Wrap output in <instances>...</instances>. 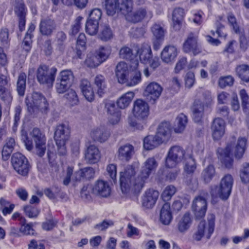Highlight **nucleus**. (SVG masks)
I'll return each instance as SVG.
<instances>
[{
    "label": "nucleus",
    "mask_w": 249,
    "mask_h": 249,
    "mask_svg": "<svg viewBox=\"0 0 249 249\" xmlns=\"http://www.w3.org/2000/svg\"><path fill=\"white\" fill-rule=\"evenodd\" d=\"M158 165L154 157L148 158L143 163L137 177H135L136 170L133 165L126 166L120 173V184L122 193L124 194L130 192L139 193L150 175L156 171Z\"/></svg>",
    "instance_id": "nucleus-1"
},
{
    "label": "nucleus",
    "mask_w": 249,
    "mask_h": 249,
    "mask_svg": "<svg viewBox=\"0 0 249 249\" xmlns=\"http://www.w3.org/2000/svg\"><path fill=\"white\" fill-rule=\"evenodd\" d=\"M138 54L141 62L144 64H148L152 70H154L159 66V58L157 57H152L151 47L148 44H143L141 47L136 46L134 50L124 46L120 51L121 58L130 61V68L134 67L135 69L139 66Z\"/></svg>",
    "instance_id": "nucleus-2"
},
{
    "label": "nucleus",
    "mask_w": 249,
    "mask_h": 249,
    "mask_svg": "<svg viewBox=\"0 0 249 249\" xmlns=\"http://www.w3.org/2000/svg\"><path fill=\"white\" fill-rule=\"evenodd\" d=\"M232 140L229 142L225 149L218 148L217 150L218 158L226 168H231L233 164L232 155L235 159H240L242 158L247 148V140L245 137H240L235 144V138L233 137Z\"/></svg>",
    "instance_id": "nucleus-3"
},
{
    "label": "nucleus",
    "mask_w": 249,
    "mask_h": 249,
    "mask_svg": "<svg viewBox=\"0 0 249 249\" xmlns=\"http://www.w3.org/2000/svg\"><path fill=\"white\" fill-rule=\"evenodd\" d=\"M21 140L23 141L26 148L31 151L34 147V142L37 154L42 157L46 151V139L44 135L38 128H34L28 135L27 132L22 129L21 131Z\"/></svg>",
    "instance_id": "nucleus-4"
},
{
    "label": "nucleus",
    "mask_w": 249,
    "mask_h": 249,
    "mask_svg": "<svg viewBox=\"0 0 249 249\" xmlns=\"http://www.w3.org/2000/svg\"><path fill=\"white\" fill-rule=\"evenodd\" d=\"M203 96L201 99L195 100L192 108L193 119L196 123H200L203 120L205 114L211 111V107L213 103V98L211 92L204 91L200 89Z\"/></svg>",
    "instance_id": "nucleus-5"
},
{
    "label": "nucleus",
    "mask_w": 249,
    "mask_h": 249,
    "mask_svg": "<svg viewBox=\"0 0 249 249\" xmlns=\"http://www.w3.org/2000/svg\"><path fill=\"white\" fill-rule=\"evenodd\" d=\"M89 191L94 195L103 197H106L109 196L111 192L110 187L106 181L98 180L93 185L84 186L81 192L82 197L90 199L91 196Z\"/></svg>",
    "instance_id": "nucleus-6"
},
{
    "label": "nucleus",
    "mask_w": 249,
    "mask_h": 249,
    "mask_svg": "<svg viewBox=\"0 0 249 249\" xmlns=\"http://www.w3.org/2000/svg\"><path fill=\"white\" fill-rule=\"evenodd\" d=\"M233 184V178L230 174L225 175L221 179L218 187L214 186L211 188V194L213 197L219 196L223 200L227 199L231 195Z\"/></svg>",
    "instance_id": "nucleus-7"
},
{
    "label": "nucleus",
    "mask_w": 249,
    "mask_h": 249,
    "mask_svg": "<svg viewBox=\"0 0 249 249\" xmlns=\"http://www.w3.org/2000/svg\"><path fill=\"white\" fill-rule=\"evenodd\" d=\"M70 134V130L68 125L62 124L56 126L54 138L58 153L60 155H65L67 153L66 143L69 139Z\"/></svg>",
    "instance_id": "nucleus-8"
},
{
    "label": "nucleus",
    "mask_w": 249,
    "mask_h": 249,
    "mask_svg": "<svg viewBox=\"0 0 249 249\" xmlns=\"http://www.w3.org/2000/svg\"><path fill=\"white\" fill-rule=\"evenodd\" d=\"M189 154L187 153L180 146L171 147L165 159V166L167 168H175L177 164L187 159Z\"/></svg>",
    "instance_id": "nucleus-9"
},
{
    "label": "nucleus",
    "mask_w": 249,
    "mask_h": 249,
    "mask_svg": "<svg viewBox=\"0 0 249 249\" xmlns=\"http://www.w3.org/2000/svg\"><path fill=\"white\" fill-rule=\"evenodd\" d=\"M215 226V215L211 214L208 216V224L204 221H201L198 226L197 231L193 235L194 239L200 241L205 235L207 239H209L213 232Z\"/></svg>",
    "instance_id": "nucleus-10"
},
{
    "label": "nucleus",
    "mask_w": 249,
    "mask_h": 249,
    "mask_svg": "<svg viewBox=\"0 0 249 249\" xmlns=\"http://www.w3.org/2000/svg\"><path fill=\"white\" fill-rule=\"evenodd\" d=\"M25 103L30 113L36 112L38 110L45 113L48 109V104L46 98L38 92L33 93L31 102L27 96L25 99Z\"/></svg>",
    "instance_id": "nucleus-11"
},
{
    "label": "nucleus",
    "mask_w": 249,
    "mask_h": 249,
    "mask_svg": "<svg viewBox=\"0 0 249 249\" xmlns=\"http://www.w3.org/2000/svg\"><path fill=\"white\" fill-rule=\"evenodd\" d=\"M57 69L55 67L49 68L45 65H40L37 71L36 76L38 82L52 87L54 81Z\"/></svg>",
    "instance_id": "nucleus-12"
},
{
    "label": "nucleus",
    "mask_w": 249,
    "mask_h": 249,
    "mask_svg": "<svg viewBox=\"0 0 249 249\" xmlns=\"http://www.w3.org/2000/svg\"><path fill=\"white\" fill-rule=\"evenodd\" d=\"M126 19L130 22L136 23L142 20L149 21L153 17L152 11L148 7H140L135 11L126 12Z\"/></svg>",
    "instance_id": "nucleus-13"
},
{
    "label": "nucleus",
    "mask_w": 249,
    "mask_h": 249,
    "mask_svg": "<svg viewBox=\"0 0 249 249\" xmlns=\"http://www.w3.org/2000/svg\"><path fill=\"white\" fill-rule=\"evenodd\" d=\"M11 163L14 169L18 174L23 176L28 174L30 165L27 159L22 154L14 153L12 156Z\"/></svg>",
    "instance_id": "nucleus-14"
},
{
    "label": "nucleus",
    "mask_w": 249,
    "mask_h": 249,
    "mask_svg": "<svg viewBox=\"0 0 249 249\" xmlns=\"http://www.w3.org/2000/svg\"><path fill=\"white\" fill-rule=\"evenodd\" d=\"M183 51L190 55L196 56L201 52V47L198 43V34L191 33L183 45Z\"/></svg>",
    "instance_id": "nucleus-15"
},
{
    "label": "nucleus",
    "mask_w": 249,
    "mask_h": 249,
    "mask_svg": "<svg viewBox=\"0 0 249 249\" xmlns=\"http://www.w3.org/2000/svg\"><path fill=\"white\" fill-rule=\"evenodd\" d=\"M74 76L71 70L62 71L56 84V89L59 93H63L68 89L72 85Z\"/></svg>",
    "instance_id": "nucleus-16"
},
{
    "label": "nucleus",
    "mask_w": 249,
    "mask_h": 249,
    "mask_svg": "<svg viewBox=\"0 0 249 249\" xmlns=\"http://www.w3.org/2000/svg\"><path fill=\"white\" fill-rule=\"evenodd\" d=\"M149 113L148 104L142 99L135 101L133 105V113L134 117L139 120L146 119Z\"/></svg>",
    "instance_id": "nucleus-17"
},
{
    "label": "nucleus",
    "mask_w": 249,
    "mask_h": 249,
    "mask_svg": "<svg viewBox=\"0 0 249 249\" xmlns=\"http://www.w3.org/2000/svg\"><path fill=\"white\" fill-rule=\"evenodd\" d=\"M227 19L229 25L232 28L234 32L240 35V47L243 51H245L248 47V42L244 35L242 34L235 16L232 13H229Z\"/></svg>",
    "instance_id": "nucleus-18"
},
{
    "label": "nucleus",
    "mask_w": 249,
    "mask_h": 249,
    "mask_svg": "<svg viewBox=\"0 0 249 249\" xmlns=\"http://www.w3.org/2000/svg\"><path fill=\"white\" fill-rule=\"evenodd\" d=\"M192 210L197 219L203 218L207 210V202L206 199L201 196L196 197L192 204Z\"/></svg>",
    "instance_id": "nucleus-19"
},
{
    "label": "nucleus",
    "mask_w": 249,
    "mask_h": 249,
    "mask_svg": "<svg viewBox=\"0 0 249 249\" xmlns=\"http://www.w3.org/2000/svg\"><path fill=\"white\" fill-rule=\"evenodd\" d=\"M225 122L221 118H216L213 122L211 130L212 137L214 141L219 140L224 136L225 132Z\"/></svg>",
    "instance_id": "nucleus-20"
},
{
    "label": "nucleus",
    "mask_w": 249,
    "mask_h": 249,
    "mask_svg": "<svg viewBox=\"0 0 249 249\" xmlns=\"http://www.w3.org/2000/svg\"><path fill=\"white\" fill-rule=\"evenodd\" d=\"M171 125L169 122H162L157 128L156 135L163 143L167 142L171 138Z\"/></svg>",
    "instance_id": "nucleus-21"
},
{
    "label": "nucleus",
    "mask_w": 249,
    "mask_h": 249,
    "mask_svg": "<svg viewBox=\"0 0 249 249\" xmlns=\"http://www.w3.org/2000/svg\"><path fill=\"white\" fill-rule=\"evenodd\" d=\"M134 152V146L131 144L125 143L119 146L117 156L120 160L127 162L132 159Z\"/></svg>",
    "instance_id": "nucleus-22"
},
{
    "label": "nucleus",
    "mask_w": 249,
    "mask_h": 249,
    "mask_svg": "<svg viewBox=\"0 0 249 249\" xmlns=\"http://www.w3.org/2000/svg\"><path fill=\"white\" fill-rule=\"evenodd\" d=\"M162 91V88L156 82H151L148 84L144 90V94L147 98L153 101L158 99Z\"/></svg>",
    "instance_id": "nucleus-23"
},
{
    "label": "nucleus",
    "mask_w": 249,
    "mask_h": 249,
    "mask_svg": "<svg viewBox=\"0 0 249 249\" xmlns=\"http://www.w3.org/2000/svg\"><path fill=\"white\" fill-rule=\"evenodd\" d=\"M159 196L158 191L154 189L147 190L142 198V205L146 208H151L155 204Z\"/></svg>",
    "instance_id": "nucleus-24"
},
{
    "label": "nucleus",
    "mask_w": 249,
    "mask_h": 249,
    "mask_svg": "<svg viewBox=\"0 0 249 249\" xmlns=\"http://www.w3.org/2000/svg\"><path fill=\"white\" fill-rule=\"evenodd\" d=\"M85 160L89 163H97L101 159V153L98 148L93 144L89 145L85 153Z\"/></svg>",
    "instance_id": "nucleus-25"
},
{
    "label": "nucleus",
    "mask_w": 249,
    "mask_h": 249,
    "mask_svg": "<svg viewBox=\"0 0 249 249\" xmlns=\"http://www.w3.org/2000/svg\"><path fill=\"white\" fill-rule=\"evenodd\" d=\"M115 74L119 83H125L129 75V69L127 64L123 61L118 63L116 67Z\"/></svg>",
    "instance_id": "nucleus-26"
},
{
    "label": "nucleus",
    "mask_w": 249,
    "mask_h": 249,
    "mask_svg": "<svg viewBox=\"0 0 249 249\" xmlns=\"http://www.w3.org/2000/svg\"><path fill=\"white\" fill-rule=\"evenodd\" d=\"M105 108L110 116L109 117L110 123L114 124L119 122L121 118V111L117 109L115 103L113 101H109L105 104Z\"/></svg>",
    "instance_id": "nucleus-27"
},
{
    "label": "nucleus",
    "mask_w": 249,
    "mask_h": 249,
    "mask_svg": "<svg viewBox=\"0 0 249 249\" xmlns=\"http://www.w3.org/2000/svg\"><path fill=\"white\" fill-rule=\"evenodd\" d=\"M178 53L177 48L173 45H168L164 47L161 53L162 61L166 63L173 62Z\"/></svg>",
    "instance_id": "nucleus-28"
},
{
    "label": "nucleus",
    "mask_w": 249,
    "mask_h": 249,
    "mask_svg": "<svg viewBox=\"0 0 249 249\" xmlns=\"http://www.w3.org/2000/svg\"><path fill=\"white\" fill-rule=\"evenodd\" d=\"M35 25L33 23H31L24 37L22 44L23 48L22 55L24 57L26 56L31 50L33 36L32 33L35 30Z\"/></svg>",
    "instance_id": "nucleus-29"
},
{
    "label": "nucleus",
    "mask_w": 249,
    "mask_h": 249,
    "mask_svg": "<svg viewBox=\"0 0 249 249\" xmlns=\"http://www.w3.org/2000/svg\"><path fill=\"white\" fill-rule=\"evenodd\" d=\"M109 135V132L104 126L94 128L90 133V136L93 140L100 142L106 141Z\"/></svg>",
    "instance_id": "nucleus-30"
},
{
    "label": "nucleus",
    "mask_w": 249,
    "mask_h": 249,
    "mask_svg": "<svg viewBox=\"0 0 249 249\" xmlns=\"http://www.w3.org/2000/svg\"><path fill=\"white\" fill-rule=\"evenodd\" d=\"M192 223V217L189 213H186L179 218L178 222V228L179 232L184 233L191 227Z\"/></svg>",
    "instance_id": "nucleus-31"
},
{
    "label": "nucleus",
    "mask_w": 249,
    "mask_h": 249,
    "mask_svg": "<svg viewBox=\"0 0 249 249\" xmlns=\"http://www.w3.org/2000/svg\"><path fill=\"white\" fill-rule=\"evenodd\" d=\"M184 14V9L181 8L177 7L173 10L172 21L173 28L175 30H179L181 28Z\"/></svg>",
    "instance_id": "nucleus-32"
},
{
    "label": "nucleus",
    "mask_w": 249,
    "mask_h": 249,
    "mask_svg": "<svg viewBox=\"0 0 249 249\" xmlns=\"http://www.w3.org/2000/svg\"><path fill=\"white\" fill-rule=\"evenodd\" d=\"M162 143L156 135H148L145 137L143 141V148L147 150H152Z\"/></svg>",
    "instance_id": "nucleus-33"
},
{
    "label": "nucleus",
    "mask_w": 249,
    "mask_h": 249,
    "mask_svg": "<svg viewBox=\"0 0 249 249\" xmlns=\"http://www.w3.org/2000/svg\"><path fill=\"white\" fill-rule=\"evenodd\" d=\"M11 3L15 14L18 17H26L28 10L23 0H12Z\"/></svg>",
    "instance_id": "nucleus-34"
},
{
    "label": "nucleus",
    "mask_w": 249,
    "mask_h": 249,
    "mask_svg": "<svg viewBox=\"0 0 249 249\" xmlns=\"http://www.w3.org/2000/svg\"><path fill=\"white\" fill-rule=\"evenodd\" d=\"M178 172L179 171L178 170H175L174 171L166 172L164 168H160L157 173V177L161 181L168 180L171 182L176 179Z\"/></svg>",
    "instance_id": "nucleus-35"
},
{
    "label": "nucleus",
    "mask_w": 249,
    "mask_h": 249,
    "mask_svg": "<svg viewBox=\"0 0 249 249\" xmlns=\"http://www.w3.org/2000/svg\"><path fill=\"white\" fill-rule=\"evenodd\" d=\"M80 88L85 98L89 102L92 101L94 98V94L90 82L87 80H82Z\"/></svg>",
    "instance_id": "nucleus-36"
},
{
    "label": "nucleus",
    "mask_w": 249,
    "mask_h": 249,
    "mask_svg": "<svg viewBox=\"0 0 249 249\" xmlns=\"http://www.w3.org/2000/svg\"><path fill=\"white\" fill-rule=\"evenodd\" d=\"M54 23L53 20L47 18L41 20L39 29L41 33L43 35H50L54 29Z\"/></svg>",
    "instance_id": "nucleus-37"
},
{
    "label": "nucleus",
    "mask_w": 249,
    "mask_h": 249,
    "mask_svg": "<svg viewBox=\"0 0 249 249\" xmlns=\"http://www.w3.org/2000/svg\"><path fill=\"white\" fill-rule=\"evenodd\" d=\"M134 93L132 91H128L123 94L117 101V106L121 109L127 107L134 97Z\"/></svg>",
    "instance_id": "nucleus-38"
},
{
    "label": "nucleus",
    "mask_w": 249,
    "mask_h": 249,
    "mask_svg": "<svg viewBox=\"0 0 249 249\" xmlns=\"http://www.w3.org/2000/svg\"><path fill=\"white\" fill-rule=\"evenodd\" d=\"M95 89L97 93L100 97H102L107 91V83L105 78L103 75H98L94 79Z\"/></svg>",
    "instance_id": "nucleus-39"
},
{
    "label": "nucleus",
    "mask_w": 249,
    "mask_h": 249,
    "mask_svg": "<svg viewBox=\"0 0 249 249\" xmlns=\"http://www.w3.org/2000/svg\"><path fill=\"white\" fill-rule=\"evenodd\" d=\"M160 221L164 225H168L171 222L172 215L170 211V205L165 203L162 206L160 213Z\"/></svg>",
    "instance_id": "nucleus-40"
},
{
    "label": "nucleus",
    "mask_w": 249,
    "mask_h": 249,
    "mask_svg": "<svg viewBox=\"0 0 249 249\" xmlns=\"http://www.w3.org/2000/svg\"><path fill=\"white\" fill-rule=\"evenodd\" d=\"M138 66L136 68L133 67L131 68L132 71L130 72V76L127 77V81L125 83L127 86L132 87L139 84L142 81L141 73L138 69Z\"/></svg>",
    "instance_id": "nucleus-41"
},
{
    "label": "nucleus",
    "mask_w": 249,
    "mask_h": 249,
    "mask_svg": "<svg viewBox=\"0 0 249 249\" xmlns=\"http://www.w3.org/2000/svg\"><path fill=\"white\" fill-rule=\"evenodd\" d=\"M15 145L16 142L14 138H8L7 139L2 150V157L4 160H6L8 159Z\"/></svg>",
    "instance_id": "nucleus-42"
},
{
    "label": "nucleus",
    "mask_w": 249,
    "mask_h": 249,
    "mask_svg": "<svg viewBox=\"0 0 249 249\" xmlns=\"http://www.w3.org/2000/svg\"><path fill=\"white\" fill-rule=\"evenodd\" d=\"M187 123V116L182 113L179 114L176 118L174 128L175 132L177 133L182 132L184 130Z\"/></svg>",
    "instance_id": "nucleus-43"
},
{
    "label": "nucleus",
    "mask_w": 249,
    "mask_h": 249,
    "mask_svg": "<svg viewBox=\"0 0 249 249\" xmlns=\"http://www.w3.org/2000/svg\"><path fill=\"white\" fill-rule=\"evenodd\" d=\"M215 174V170L213 165H209L206 168H204L201 175V178L205 183H209Z\"/></svg>",
    "instance_id": "nucleus-44"
},
{
    "label": "nucleus",
    "mask_w": 249,
    "mask_h": 249,
    "mask_svg": "<svg viewBox=\"0 0 249 249\" xmlns=\"http://www.w3.org/2000/svg\"><path fill=\"white\" fill-rule=\"evenodd\" d=\"M111 53V47L110 46L107 45L100 47L96 51L95 54L100 61L103 63L108 58Z\"/></svg>",
    "instance_id": "nucleus-45"
},
{
    "label": "nucleus",
    "mask_w": 249,
    "mask_h": 249,
    "mask_svg": "<svg viewBox=\"0 0 249 249\" xmlns=\"http://www.w3.org/2000/svg\"><path fill=\"white\" fill-rule=\"evenodd\" d=\"M114 34L108 25H105L101 27L100 32L98 34L99 38L103 41H108L113 38Z\"/></svg>",
    "instance_id": "nucleus-46"
},
{
    "label": "nucleus",
    "mask_w": 249,
    "mask_h": 249,
    "mask_svg": "<svg viewBox=\"0 0 249 249\" xmlns=\"http://www.w3.org/2000/svg\"><path fill=\"white\" fill-rule=\"evenodd\" d=\"M65 92V98L67 100V104L71 107L77 105L79 99L75 90L72 89H68Z\"/></svg>",
    "instance_id": "nucleus-47"
},
{
    "label": "nucleus",
    "mask_w": 249,
    "mask_h": 249,
    "mask_svg": "<svg viewBox=\"0 0 249 249\" xmlns=\"http://www.w3.org/2000/svg\"><path fill=\"white\" fill-rule=\"evenodd\" d=\"M151 32L158 40H163L166 30L164 29L163 26L161 24L155 23L151 28Z\"/></svg>",
    "instance_id": "nucleus-48"
},
{
    "label": "nucleus",
    "mask_w": 249,
    "mask_h": 249,
    "mask_svg": "<svg viewBox=\"0 0 249 249\" xmlns=\"http://www.w3.org/2000/svg\"><path fill=\"white\" fill-rule=\"evenodd\" d=\"M104 5L108 15L112 16L120 11L117 0H105Z\"/></svg>",
    "instance_id": "nucleus-49"
},
{
    "label": "nucleus",
    "mask_w": 249,
    "mask_h": 249,
    "mask_svg": "<svg viewBox=\"0 0 249 249\" xmlns=\"http://www.w3.org/2000/svg\"><path fill=\"white\" fill-rule=\"evenodd\" d=\"M237 75L246 82H249V66L247 65H241L236 68Z\"/></svg>",
    "instance_id": "nucleus-50"
},
{
    "label": "nucleus",
    "mask_w": 249,
    "mask_h": 249,
    "mask_svg": "<svg viewBox=\"0 0 249 249\" xmlns=\"http://www.w3.org/2000/svg\"><path fill=\"white\" fill-rule=\"evenodd\" d=\"M184 171L187 174H192L196 169V164L195 159L191 154H189L187 159L184 160Z\"/></svg>",
    "instance_id": "nucleus-51"
},
{
    "label": "nucleus",
    "mask_w": 249,
    "mask_h": 249,
    "mask_svg": "<svg viewBox=\"0 0 249 249\" xmlns=\"http://www.w3.org/2000/svg\"><path fill=\"white\" fill-rule=\"evenodd\" d=\"M26 75L25 73L19 74L17 82V89L20 96H23L26 88Z\"/></svg>",
    "instance_id": "nucleus-52"
},
{
    "label": "nucleus",
    "mask_w": 249,
    "mask_h": 249,
    "mask_svg": "<svg viewBox=\"0 0 249 249\" xmlns=\"http://www.w3.org/2000/svg\"><path fill=\"white\" fill-rule=\"evenodd\" d=\"M120 11L123 14L130 12L133 8L132 0H117Z\"/></svg>",
    "instance_id": "nucleus-53"
},
{
    "label": "nucleus",
    "mask_w": 249,
    "mask_h": 249,
    "mask_svg": "<svg viewBox=\"0 0 249 249\" xmlns=\"http://www.w3.org/2000/svg\"><path fill=\"white\" fill-rule=\"evenodd\" d=\"M19 226L21 235H34L35 234V230L33 228V223H27L25 219L23 223L20 224Z\"/></svg>",
    "instance_id": "nucleus-54"
},
{
    "label": "nucleus",
    "mask_w": 249,
    "mask_h": 249,
    "mask_svg": "<svg viewBox=\"0 0 249 249\" xmlns=\"http://www.w3.org/2000/svg\"><path fill=\"white\" fill-rule=\"evenodd\" d=\"M239 95L242 101V107L246 114L249 113V96L244 89L240 90Z\"/></svg>",
    "instance_id": "nucleus-55"
},
{
    "label": "nucleus",
    "mask_w": 249,
    "mask_h": 249,
    "mask_svg": "<svg viewBox=\"0 0 249 249\" xmlns=\"http://www.w3.org/2000/svg\"><path fill=\"white\" fill-rule=\"evenodd\" d=\"M176 188L172 185H169L167 186L163 191L161 194V198L164 201H167L169 200L173 196L176 192Z\"/></svg>",
    "instance_id": "nucleus-56"
},
{
    "label": "nucleus",
    "mask_w": 249,
    "mask_h": 249,
    "mask_svg": "<svg viewBox=\"0 0 249 249\" xmlns=\"http://www.w3.org/2000/svg\"><path fill=\"white\" fill-rule=\"evenodd\" d=\"M99 28V22L88 20L86 24V31L87 34L93 36L96 35Z\"/></svg>",
    "instance_id": "nucleus-57"
},
{
    "label": "nucleus",
    "mask_w": 249,
    "mask_h": 249,
    "mask_svg": "<svg viewBox=\"0 0 249 249\" xmlns=\"http://www.w3.org/2000/svg\"><path fill=\"white\" fill-rule=\"evenodd\" d=\"M66 39V36L63 32H59L56 35L55 40V44L57 49L60 51H63L65 47V41Z\"/></svg>",
    "instance_id": "nucleus-58"
},
{
    "label": "nucleus",
    "mask_w": 249,
    "mask_h": 249,
    "mask_svg": "<svg viewBox=\"0 0 249 249\" xmlns=\"http://www.w3.org/2000/svg\"><path fill=\"white\" fill-rule=\"evenodd\" d=\"M234 81L233 77L231 75L221 77L218 80V84L221 88L232 86Z\"/></svg>",
    "instance_id": "nucleus-59"
},
{
    "label": "nucleus",
    "mask_w": 249,
    "mask_h": 249,
    "mask_svg": "<svg viewBox=\"0 0 249 249\" xmlns=\"http://www.w3.org/2000/svg\"><path fill=\"white\" fill-rule=\"evenodd\" d=\"M21 110L22 108L20 106H16L15 108L14 124L12 127V130L14 132L17 130L19 124Z\"/></svg>",
    "instance_id": "nucleus-60"
},
{
    "label": "nucleus",
    "mask_w": 249,
    "mask_h": 249,
    "mask_svg": "<svg viewBox=\"0 0 249 249\" xmlns=\"http://www.w3.org/2000/svg\"><path fill=\"white\" fill-rule=\"evenodd\" d=\"M25 214L29 218H35L39 213V210L36 207L31 205H26L23 208Z\"/></svg>",
    "instance_id": "nucleus-61"
},
{
    "label": "nucleus",
    "mask_w": 249,
    "mask_h": 249,
    "mask_svg": "<svg viewBox=\"0 0 249 249\" xmlns=\"http://www.w3.org/2000/svg\"><path fill=\"white\" fill-rule=\"evenodd\" d=\"M240 177L243 182H249V163H245L240 170Z\"/></svg>",
    "instance_id": "nucleus-62"
},
{
    "label": "nucleus",
    "mask_w": 249,
    "mask_h": 249,
    "mask_svg": "<svg viewBox=\"0 0 249 249\" xmlns=\"http://www.w3.org/2000/svg\"><path fill=\"white\" fill-rule=\"evenodd\" d=\"M85 63L88 67L91 68L97 67L102 63L96 54L95 55H89L86 59Z\"/></svg>",
    "instance_id": "nucleus-63"
},
{
    "label": "nucleus",
    "mask_w": 249,
    "mask_h": 249,
    "mask_svg": "<svg viewBox=\"0 0 249 249\" xmlns=\"http://www.w3.org/2000/svg\"><path fill=\"white\" fill-rule=\"evenodd\" d=\"M102 15L101 9L99 8L93 9L89 14V20H91L95 22H99Z\"/></svg>",
    "instance_id": "nucleus-64"
}]
</instances>
